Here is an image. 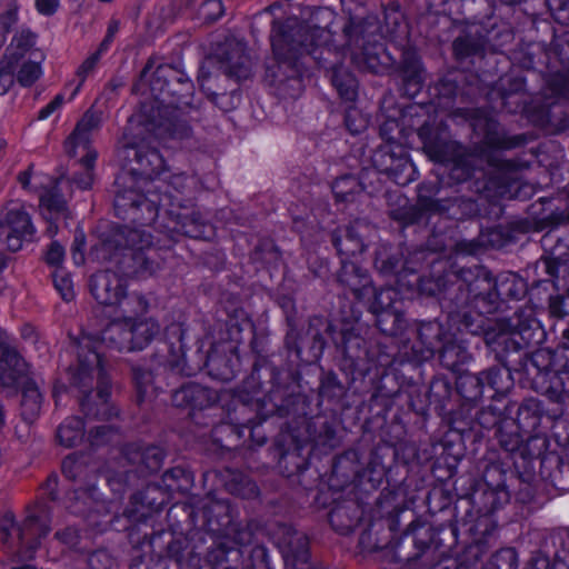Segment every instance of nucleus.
<instances>
[{
	"label": "nucleus",
	"mask_w": 569,
	"mask_h": 569,
	"mask_svg": "<svg viewBox=\"0 0 569 569\" xmlns=\"http://www.w3.org/2000/svg\"><path fill=\"white\" fill-rule=\"evenodd\" d=\"M127 157L130 159L128 167L116 180L114 210L122 219L147 224L158 216L156 199H149L141 194L137 187H144L164 169L161 154L146 144L130 147L126 144Z\"/></svg>",
	"instance_id": "nucleus-1"
},
{
	"label": "nucleus",
	"mask_w": 569,
	"mask_h": 569,
	"mask_svg": "<svg viewBox=\"0 0 569 569\" xmlns=\"http://www.w3.org/2000/svg\"><path fill=\"white\" fill-rule=\"evenodd\" d=\"M336 18L329 8L317 9L311 14V24L299 23L297 19H288L286 23L273 22L271 44L274 57L280 64L295 69V76H301L298 61L305 54H312L330 32Z\"/></svg>",
	"instance_id": "nucleus-2"
},
{
	"label": "nucleus",
	"mask_w": 569,
	"mask_h": 569,
	"mask_svg": "<svg viewBox=\"0 0 569 569\" xmlns=\"http://www.w3.org/2000/svg\"><path fill=\"white\" fill-rule=\"evenodd\" d=\"M149 306L128 318L111 316L110 322L102 331V342L119 351H133L146 348L158 333L160 325L153 318L144 317Z\"/></svg>",
	"instance_id": "nucleus-3"
},
{
	"label": "nucleus",
	"mask_w": 569,
	"mask_h": 569,
	"mask_svg": "<svg viewBox=\"0 0 569 569\" xmlns=\"http://www.w3.org/2000/svg\"><path fill=\"white\" fill-rule=\"evenodd\" d=\"M71 350L76 352L78 357L77 366L69 369L71 383L86 391L87 388L92 386L94 377H97V395L101 406V408L97 410V415H101L102 418H109L116 415L114 409L108 405L110 385L102 367L101 357L93 349L92 338L82 336L80 339L72 341Z\"/></svg>",
	"instance_id": "nucleus-4"
},
{
	"label": "nucleus",
	"mask_w": 569,
	"mask_h": 569,
	"mask_svg": "<svg viewBox=\"0 0 569 569\" xmlns=\"http://www.w3.org/2000/svg\"><path fill=\"white\" fill-rule=\"evenodd\" d=\"M90 290L99 303L113 308L112 316L122 315L128 318L148 307L142 295L126 293L122 279L114 272L101 271L92 276Z\"/></svg>",
	"instance_id": "nucleus-5"
},
{
	"label": "nucleus",
	"mask_w": 569,
	"mask_h": 569,
	"mask_svg": "<svg viewBox=\"0 0 569 569\" xmlns=\"http://www.w3.org/2000/svg\"><path fill=\"white\" fill-rule=\"evenodd\" d=\"M17 82L21 87H31L43 74V52L36 47V36L30 31H21L13 37L7 48Z\"/></svg>",
	"instance_id": "nucleus-6"
},
{
	"label": "nucleus",
	"mask_w": 569,
	"mask_h": 569,
	"mask_svg": "<svg viewBox=\"0 0 569 569\" xmlns=\"http://www.w3.org/2000/svg\"><path fill=\"white\" fill-rule=\"evenodd\" d=\"M100 123V114L93 110H88L64 142V148L69 156H78L80 151L82 152L80 163L83 173L74 178V182L81 189L90 188L93 181L92 170L98 153L90 147V133L98 129Z\"/></svg>",
	"instance_id": "nucleus-7"
},
{
	"label": "nucleus",
	"mask_w": 569,
	"mask_h": 569,
	"mask_svg": "<svg viewBox=\"0 0 569 569\" xmlns=\"http://www.w3.org/2000/svg\"><path fill=\"white\" fill-rule=\"evenodd\" d=\"M37 228L24 206L17 201L9 202L0 212V242L8 250L18 251L24 243L32 242Z\"/></svg>",
	"instance_id": "nucleus-8"
},
{
	"label": "nucleus",
	"mask_w": 569,
	"mask_h": 569,
	"mask_svg": "<svg viewBox=\"0 0 569 569\" xmlns=\"http://www.w3.org/2000/svg\"><path fill=\"white\" fill-rule=\"evenodd\" d=\"M360 24L350 23L345 27L347 38V50L350 52L352 62L362 70L377 71L378 58L376 46L365 39Z\"/></svg>",
	"instance_id": "nucleus-9"
},
{
	"label": "nucleus",
	"mask_w": 569,
	"mask_h": 569,
	"mask_svg": "<svg viewBox=\"0 0 569 569\" xmlns=\"http://www.w3.org/2000/svg\"><path fill=\"white\" fill-rule=\"evenodd\" d=\"M219 399L216 391L198 383H188L172 395V402L177 407L207 408Z\"/></svg>",
	"instance_id": "nucleus-10"
},
{
	"label": "nucleus",
	"mask_w": 569,
	"mask_h": 569,
	"mask_svg": "<svg viewBox=\"0 0 569 569\" xmlns=\"http://www.w3.org/2000/svg\"><path fill=\"white\" fill-rule=\"evenodd\" d=\"M373 161L380 171L392 176L397 183L405 184L411 180L409 176L403 180L399 177V171H411L412 169V164L402 150L396 154L391 144H387L375 154Z\"/></svg>",
	"instance_id": "nucleus-11"
},
{
	"label": "nucleus",
	"mask_w": 569,
	"mask_h": 569,
	"mask_svg": "<svg viewBox=\"0 0 569 569\" xmlns=\"http://www.w3.org/2000/svg\"><path fill=\"white\" fill-rule=\"evenodd\" d=\"M226 71L237 79H247L251 71V60L242 41L232 40L228 43V50L223 53Z\"/></svg>",
	"instance_id": "nucleus-12"
},
{
	"label": "nucleus",
	"mask_w": 569,
	"mask_h": 569,
	"mask_svg": "<svg viewBox=\"0 0 569 569\" xmlns=\"http://www.w3.org/2000/svg\"><path fill=\"white\" fill-rule=\"evenodd\" d=\"M170 216L174 226L171 228L176 232L183 233L191 238H207L206 223L199 212L193 209L182 208L180 211L170 210Z\"/></svg>",
	"instance_id": "nucleus-13"
},
{
	"label": "nucleus",
	"mask_w": 569,
	"mask_h": 569,
	"mask_svg": "<svg viewBox=\"0 0 569 569\" xmlns=\"http://www.w3.org/2000/svg\"><path fill=\"white\" fill-rule=\"evenodd\" d=\"M20 367L21 359L8 338L0 345V385H13L21 371Z\"/></svg>",
	"instance_id": "nucleus-14"
},
{
	"label": "nucleus",
	"mask_w": 569,
	"mask_h": 569,
	"mask_svg": "<svg viewBox=\"0 0 569 569\" xmlns=\"http://www.w3.org/2000/svg\"><path fill=\"white\" fill-rule=\"evenodd\" d=\"M42 406V393L34 381H26L22 389L21 416L32 422L40 413Z\"/></svg>",
	"instance_id": "nucleus-15"
},
{
	"label": "nucleus",
	"mask_w": 569,
	"mask_h": 569,
	"mask_svg": "<svg viewBox=\"0 0 569 569\" xmlns=\"http://www.w3.org/2000/svg\"><path fill=\"white\" fill-rule=\"evenodd\" d=\"M339 280L348 286L356 295H359L360 290L366 288L370 282L366 270L361 269L353 261L345 259L342 260Z\"/></svg>",
	"instance_id": "nucleus-16"
},
{
	"label": "nucleus",
	"mask_w": 569,
	"mask_h": 569,
	"mask_svg": "<svg viewBox=\"0 0 569 569\" xmlns=\"http://www.w3.org/2000/svg\"><path fill=\"white\" fill-rule=\"evenodd\" d=\"M84 436L83 422L80 418H67L59 427L57 438L64 447H73L81 442Z\"/></svg>",
	"instance_id": "nucleus-17"
},
{
	"label": "nucleus",
	"mask_w": 569,
	"mask_h": 569,
	"mask_svg": "<svg viewBox=\"0 0 569 569\" xmlns=\"http://www.w3.org/2000/svg\"><path fill=\"white\" fill-rule=\"evenodd\" d=\"M0 528L2 536L6 532L14 531L17 533V540L21 543L24 541L27 532H38L41 529L39 521L33 516L28 517L22 525H19L16 522L11 512H6L2 516Z\"/></svg>",
	"instance_id": "nucleus-18"
},
{
	"label": "nucleus",
	"mask_w": 569,
	"mask_h": 569,
	"mask_svg": "<svg viewBox=\"0 0 569 569\" xmlns=\"http://www.w3.org/2000/svg\"><path fill=\"white\" fill-rule=\"evenodd\" d=\"M74 500L68 508L73 513H83L87 509L99 510L98 491L94 486L87 489H77L71 498Z\"/></svg>",
	"instance_id": "nucleus-19"
},
{
	"label": "nucleus",
	"mask_w": 569,
	"mask_h": 569,
	"mask_svg": "<svg viewBox=\"0 0 569 569\" xmlns=\"http://www.w3.org/2000/svg\"><path fill=\"white\" fill-rule=\"evenodd\" d=\"M40 528L41 529L38 532H32V531L27 532L24 536V541L22 543L17 540V533L14 531L6 532L2 536V541L4 543L9 545L10 547H20L21 549L26 547L28 550L22 552L23 556L32 557V553L37 549L39 542L38 541L30 542V538L33 536H46L50 530L49 527L41 525V523H40Z\"/></svg>",
	"instance_id": "nucleus-20"
},
{
	"label": "nucleus",
	"mask_w": 569,
	"mask_h": 569,
	"mask_svg": "<svg viewBox=\"0 0 569 569\" xmlns=\"http://www.w3.org/2000/svg\"><path fill=\"white\" fill-rule=\"evenodd\" d=\"M332 82L342 99L347 101L355 100L358 86L357 80L352 74L342 70H336L332 77Z\"/></svg>",
	"instance_id": "nucleus-21"
},
{
	"label": "nucleus",
	"mask_w": 569,
	"mask_h": 569,
	"mask_svg": "<svg viewBox=\"0 0 569 569\" xmlns=\"http://www.w3.org/2000/svg\"><path fill=\"white\" fill-rule=\"evenodd\" d=\"M41 213L52 214L53 217L60 218L67 217L66 201L58 194L48 192L40 198Z\"/></svg>",
	"instance_id": "nucleus-22"
},
{
	"label": "nucleus",
	"mask_w": 569,
	"mask_h": 569,
	"mask_svg": "<svg viewBox=\"0 0 569 569\" xmlns=\"http://www.w3.org/2000/svg\"><path fill=\"white\" fill-rule=\"evenodd\" d=\"M53 284L62 299L70 301L74 298L73 281L64 268H58L52 272Z\"/></svg>",
	"instance_id": "nucleus-23"
},
{
	"label": "nucleus",
	"mask_w": 569,
	"mask_h": 569,
	"mask_svg": "<svg viewBox=\"0 0 569 569\" xmlns=\"http://www.w3.org/2000/svg\"><path fill=\"white\" fill-rule=\"evenodd\" d=\"M360 190L359 181L352 176H346L337 179L332 184V191L340 201L349 200L350 196Z\"/></svg>",
	"instance_id": "nucleus-24"
},
{
	"label": "nucleus",
	"mask_w": 569,
	"mask_h": 569,
	"mask_svg": "<svg viewBox=\"0 0 569 569\" xmlns=\"http://www.w3.org/2000/svg\"><path fill=\"white\" fill-rule=\"evenodd\" d=\"M17 81L14 69L9 58L8 49L0 60V94L7 93Z\"/></svg>",
	"instance_id": "nucleus-25"
},
{
	"label": "nucleus",
	"mask_w": 569,
	"mask_h": 569,
	"mask_svg": "<svg viewBox=\"0 0 569 569\" xmlns=\"http://www.w3.org/2000/svg\"><path fill=\"white\" fill-rule=\"evenodd\" d=\"M127 246L134 250H143L152 243L151 236L144 229L131 228L123 231Z\"/></svg>",
	"instance_id": "nucleus-26"
},
{
	"label": "nucleus",
	"mask_w": 569,
	"mask_h": 569,
	"mask_svg": "<svg viewBox=\"0 0 569 569\" xmlns=\"http://www.w3.org/2000/svg\"><path fill=\"white\" fill-rule=\"evenodd\" d=\"M224 8L220 0L204 1L198 12L199 19L204 22H213L223 14Z\"/></svg>",
	"instance_id": "nucleus-27"
},
{
	"label": "nucleus",
	"mask_w": 569,
	"mask_h": 569,
	"mask_svg": "<svg viewBox=\"0 0 569 569\" xmlns=\"http://www.w3.org/2000/svg\"><path fill=\"white\" fill-rule=\"evenodd\" d=\"M99 60V53H92L78 68L77 77L79 78V82L71 94V99L78 94L86 79L94 71Z\"/></svg>",
	"instance_id": "nucleus-28"
},
{
	"label": "nucleus",
	"mask_w": 569,
	"mask_h": 569,
	"mask_svg": "<svg viewBox=\"0 0 569 569\" xmlns=\"http://www.w3.org/2000/svg\"><path fill=\"white\" fill-rule=\"evenodd\" d=\"M452 148V143H442L438 144L435 142H426L425 143V150L429 154V157L438 162H443L449 159V149Z\"/></svg>",
	"instance_id": "nucleus-29"
},
{
	"label": "nucleus",
	"mask_w": 569,
	"mask_h": 569,
	"mask_svg": "<svg viewBox=\"0 0 569 569\" xmlns=\"http://www.w3.org/2000/svg\"><path fill=\"white\" fill-rule=\"evenodd\" d=\"M64 256V248L59 242L53 241L46 253V262L56 269L63 268Z\"/></svg>",
	"instance_id": "nucleus-30"
},
{
	"label": "nucleus",
	"mask_w": 569,
	"mask_h": 569,
	"mask_svg": "<svg viewBox=\"0 0 569 569\" xmlns=\"http://www.w3.org/2000/svg\"><path fill=\"white\" fill-rule=\"evenodd\" d=\"M83 466L79 459L73 456L67 457L62 462V472L70 480L77 479L83 473Z\"/></svg>",
	"instance_id": "nucleus-31"
},
{
	"label": "nucleus",
	"mask_w": 569,
	"mask_h": 569,
	"mask_svg": "<svg viewBox=\"0 0 569 569\" xmlns=\"http://www.w3.org/2000/svg\"><path fill=\"white\" fill-rule=\"evenodd\" d=\"M346 242H350L352 244V247L343 248V243L340 240H336L335 241V246L337 247V249H338V251L340 253H347V254L351 253V254H355L356 252H362L363 251V243H362V241L357 239L356 237H353L351 230H349L348 233H347Z\"/></svg>",
	"instance_id": "nucleus-32"
},
{
	"label": "nucleus",
	"mask_w": 569,
	"mask_h": 569,
	"mask_svg": "<svg viewBox=\"0 0 569 569\" xmlns=\"http://www.w3.org/2000/svg\"><path fill=\"white\" fill-rule=\"evenodd\" d=\"M84 246L86 239L83 233L76 234L71 256L74 264L81 266L84 262Z\"/></svg>",
	"instance_id": "nucleus-33"
},
{
	"label": "nucleus",
	"mask_w": 569,
	"mask_h": 569,
	"mask_svg": "<svg viewBox=\"0 0 569 569\" xmlns=\"http://www.w3.org/2000/svg\"><path fill=\"white\" fill-rule=\"evenodd\" d=\"M134 262L137 264V272L140 273H153L159 269V266L150 260L149 257H146L141 252L136 253L133 257Z\"/></svg>",
	"instance_id": "nucleus-34"
},
{
	"label": "nucleus",
	"mask_w": 569,
	"mask_h": 569,
	"mask_svg": "<svg viewBox=\"0 0 569 569\" xmlns=\"http://www.w3.org/2000/svg\"><path fill=\"white\" fill-rule=\"evenodd\" d=\"M64 102L63 94H57L53 100H51L46 107L39 110L38 119L46 120L48 119L54 111L60 109Z\"/></svg>",
	"instance_id": "nucleus-35"
},
{
	"label": "nucleus",
	"mask_w": 569,
	"mask_h": 569,
	"mask_svg": "<svg viewBox=\"0 0 569 569\" xmlns=\"http://www.w3.org/2000/svg\"><path fill=\"white\" fill-rule=\"evenodd\" d=\"M58 540L68 546L74 548L79 541V533L76 529L67 528L56 533Z\"/></svg>",
	"instance_id": "nucleus-36"
},
{
	"label": "nucleus",
	"mask_w": 569,
	"mask_h": 569,
	"mask_svg": "<svg viewBox=\"0 0 569 569\" xmlns=\"http://www.w3.org/2000/svg\"><path fill=\"white\" fill-rule=\"evenodd\" d=\"M453 50L457 56L466 57L475 51V48L468 42L466 38H458L453 42Z\"/></svg>",
	"instance_id": "nucleus-37"
},
{
	"label": "nucleus",
	"mask_w": 569,
	"mask_h": 569,
	"mask_svg": "<svg viewBox=\"0 0 569 569\" xmlns=\"http://www.w3.org/2000/svg\"><path fill=\"white\" fill-rule=\"evenodd\" d=\"M111 431H112L111 428L108 426L97 427L94 430V433H93V431H91L92 443L100 445V443L109 440L110 439L109 435L111 433Z\"/></svg>",
	"instance_id": "nucleus-38"
},
{
	"label": "nucleus",
	"mask_w": 569,
	"mask_h": 569,
	"mask_svg": "<svg viewBox=\"0 0 569 569\" xmlns=\"http://www.w3.org/2000/svg\"><path fill=\"white\" fill-rule=\"evenodd\" d=\"M58 0H36V7L42 14H52L58 8Z\"/></svg>",
	"instance_id": "nucleus-39"
},
{
	"label": "nucleus",
	"mask_w": 569,
	"mask_h": 569,
	"mask_svg": "<svg viewBox=\"0 0 569 569\" xmlns=\"http://www.w3.org/2000/svg\"><path fill=\"white\" fill-rule=\"evenodd\" d=\"M134 379L138 387L139 396L142 398L148 393V385L151 382L150 375H141L136 371Z\"/></svg>",
	"instance_id": "nucleus-40"
},
{
	"label": "nucleus",
	"mask_w": 569,
	"mask_h": 569,
	"mask_svg": "<svg viewBox=\"0 0 569 569\" xmlns=\"http://www.w3.org/2000/svg\"><path fill=\"white\" fill-rule=\"evenodd\" d=\"M499 376L498 369H490L481 373L479 380L481 383H487L492 388H498L497 377Z\"/></svg>",
	"instance_id": "nucleus-41"
},
{
	"label": "nucleus",
	"mask_w": 569,
	"mask_h": 569,
	"mask_svg": "<svg viewBox=\"0 0 569 569\" xmlns=\"http://www.w3.org/2000/svg\"><path fill=\"white\" fill-rule=\"evenodd\" d=\"M42 216H43V218H44V219L47 220V222H48V228H47V231H46V232H47V234H48L49 237H54V236L57 234V232H58V226L56 224V222H54V221H56V220H59V218L53 217L52 214H51V217H50V214H47V212H43V214H42Z\"/></svg>",
	"instance_id": "nucleus-42"
},
{
	"label": "nucleus",
	"mask_w": 569,
	"mask_h": 569,
	"mask_svg": "<svg viewBox=\"0 0 569 569\" xmlns=\"http://www.w3.org/2000/svg\"><path fill=\"white\" fill-rule=\"evenodd\" d=\"M119 29H120V22L118 20H111L109 22L106 36L114 39V37H116L117 32L119 31Z\"/></svg>",
	"instance_id": "nucleus-43"
},
{
	"label": "nucleus",
	"mask_w": 569,
	"mask_h": 569,
	"mask_svg": "<svg viewBox=\"0 0 569 569\" xmlns=\"http://www.w3.org/2000/svg\"><path fill=\"white\" fill-rule=\"evenodd\" d=\"M113 39L106 36L104 39L102 40V42L100 43L99 48L97 49V51L94 53H99V57L101 58V56L108 51V49L110 48V44L112 43Z\"/></svg>",
	"instance_id": "nucleus-44"
},
{
	"label": "nucleus",
	"mask_w": 569,
	"mask_h": 569,
	"mask_svg": "<svg viewBox=\"0 0 569 569\" xmlns=\"http://www.w3.org/2000/svg\"><path fill=\"white\" fill-rule=\"evenodd\" d=\"M56 485H57V478L56 477H50L48 479L47 487L51 490L50 496H51L52 499H56V496L53 493V489H54Z\"/></svg>",
	"instance_id": "nucleus-45"
},
{
	"label": "nucleus",
	"mask_w": 569,
	"mask_h": 569,
	"mask_svg": "<svg viewBox=\"0 0 569 569\" xmlns=\"http://www.w3.org/2000/svg\"><path fill=\"white\" fill-rule=\"evenodd\" d=\"M341 511L340 510H335L331 516H330V521L332 525H335L336 522V519L340 516Z\"/></svg>",
	"instance_id": "nucleus-46"
},
{
	"label": "nucleus",
	"mask_w": 569,
	"mask_h": 569,
	"mask_svg": "<svg viewBox=\"0 0 569 569\" xmlns=\"http://www.w3.org/2000/svg\"><path fill=\"white\" fill-rule=\"evenodd\" d=\"M4 413L2 409V405L0 403V429L4 426Z\"/></svg>",
	"instance_id": "nucleus-47"
},
{
	"label": "nucleus",
	"mask_w": 569,
	"mask_h": 569,
	"mask_svg": "<svg viewBox=\"0 0 569 569\" xmlns=\"http://www.w3.org/2000/svg\"><path fill=\"white\" fill-rule=\"evenodd\" d=\"M8 335L6 331H3L1 328H0V345L6 340L8 339Z\"/></svg>",
	"instance_id": "nucleus-48"
},
{
	"label": "nucleus",
	"mask_w": 569,
	"mask_h": 569,
	"mask_svg": "<svg viewBox=\"0 0 569 569\" xmlns=\"http://www.w3.org/2000/svg\"><path fill=\"white\" fill-rule=\"evenodd\" d=\"M346 123L348 126V128L352 131V132H358V129H352L351 128V124H350V114L347 116L346 118Z\"/></svg>",
	"instance_id": "nucleus-49"
},
{
	"label": "nucleus",
	"mask_w": 569,
	"mask_h": 569,
	"mask_svg": "<svg viewBox=\"0 0 569 569\" xmlns=\"http://www.w3.org/2000/svg\"><path fill=\"white\" fill-rule=\"evenodd\" d=\"M81 407H82L83 411H86L88 413L91 411V408H89V405L86 401L81 402Z\"/></svg>",
	"instance_id": "nucleus-50"
},
{
	"label": "nucleus",
	"mask_w": 569,
	"mask_h": 569,
	"mask_svg": "<svg viewBox=\"0 0 569 569\" xmlns=\"http://www.w3.org/2000/svg\"><path fill=\"white\" fill-rule=\"evenodd\" d=\"M11 569H36L33 566L31 565H24V566H21V567H13Z\"/></svg>",
	"instance_id": "nucleus-51"
},
{
	"label": "nucleus",
	"mask_w": 569,
	"mask_h": 569,
	"mask_svg": "<svg viewBox=\"0 0 569 569\" xmlns=\"http://www.w3.org/2000/svg\"><path fill=\"white\" fill-rule=\"evenodd\" d=\"M451 349L450 348H445L443 351H442V358L446 359L448 357V355L450 353Z\"/></svg>",
	"instance_id": "nucleus-52"
},
{
	"label": "nucleus",
	"mask_w": 569,
	"mask_h": 569,
	"mask_svg": "<svg viewBox=\"0 0 569 569\" xmlns=\"http://www.w3.org/2000/svg\"><path fill=\"white\" fill-rule=\"evenodd\" d=\"M58 396H59V390H58V388H54V390H53V397H54V398H58Z\"/></svg>",
	"instance_id": "nucleus-53"
},
{
	"label": "nucleus",
	"mask_w": 569,
	"mask_h": 569,
	"mask_svg": "<svg viewBox=\"0 0 569 569\" xmlns=\"http://www.w3.org/2000/svg\"><path fill=\"white\" fill-rule=\"evenodd\" d=\"M390 293V290H386L385 292H382L381 295H389Z\"/></svg>",
	"instance_id": "nucleus-54"
},
{
	"label": "nucleus",
	"mask_w": 569,
	"mask_h": 569,
	"mask_svg": "<svg viewBox=\"0 0 569 569\" xmlns=\"http://www.w3.org/2000/svg\"><path fill=\"white\" fill-rule=\"evenodd\" d=\"M227 569H239V568H227Z\"/></svg>",
	"instance_id": "nucleus-55"
}]
</instances>
